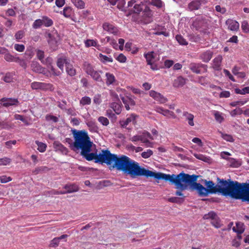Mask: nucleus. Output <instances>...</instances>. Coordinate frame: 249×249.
Listing matches in <instances>:
<instances>
[{
    "mask_svg": "<svg viewBox=\"0 0 249 249\" xmlns=\"http://www.w3.org/2000/svg\"><path fill=\"white\" fill-rule=\"evenodd\" d=\"M213 115L214 116L215 120L219 123H222L224 120V117L221 114V113L218 111H214V112L213 113Z\"/></svg>",
    "mask_w": 249,
    "mask_h": 249,
    "instance_id": "37998d69",
    "label": "nucleus"
},
{
    "mask_svg": "<svg viewBox=\"0 0 249 249\" xmlns=\"http://www.w3.org/2000/svg\"><path fill=\"white\" fill-rule=\"evenodd\" d=\"M186 80L182 76H178L175 79L173 83V86L175 88L182 87L185 84Z\"/></svg>",
    "mask_w": 249,
    "mask_h": 249,
    "instance_id": "4be33fe9",
    "label": "nucleus"
},
{
    "mask_svg": "<svg viewBox=\"0 0 249 249\" xmlns=\"http://www.w3.org/2000/svg\"><path fill=\"white\" fill-rule=\"evenodd\" d=\"M137 116L135 114H131L130 116H129L124 121H121L120 124L122 127L125 128L127 125L129 124V123H132L133 124H135L136 123V119Z\"/></svg>",
    "mask_w": 249,
    "mask_h": 249,
    "instance_id": "dca6fc26",
    "label": "nucleus"
},
{
    "mask_svg": "<svg viewBox=\"0 0 249 249\" xmlns=\"http://www.w3.org/2000/svg\"><path fill=\"white\" fill-rule=\"evenodd\" d=\"M232 231L239 234H242L244 231V228L243 227L242 224L237 222L236 227H232Z\"/></svg>",
    "mask_w": 249,
    "mask_h": 249,
    "instance_id": "f704fd0d",
    "label": "nucleus"
},
{
    "mask_svg": "<svg viewBox=\"0 0 249 249\" xmlns=\"http://www.w3.org/2000/svg\"><path fill=\"white\" fill-rule=\"evenodd\" d=\"M66 71L67 74L71 76H74L76 74V71L71 64L70 61L69 60L68 63L66 64Z\"/></svg>",
    "mask_w": 249,
    "mask_h": 249,
    "instance_id": "b1692460",
    "label": "nucleus"
},
{
    "mask_svg": "<svg viewBox=\"0 0 249 249\" xmlns=\"http://www.w3.org/2000/svg\"><path fill=\"white\" fill-rule=\"evenodd\" d=\"M99 58L104 64H106L107 62H112L113 61L111 56H108L102 53L99 54Z\"/></svg>",
    "mask_w": 249,
    "mask_h": 249,
    "instance_id": "72a5a7b5",
    "label": "nucleus"
},
{
    "mask_svg": "<svg viewBox=\"0 0 249 249\" xmlns=\"http://www.w3.org/2000/svg\"><path fill=\"white\" fill-rule=\"evenodd\" d=\"M242 31L245 33L249 32V22L247 20L243 21L241 24Z\"/></svg>",
    "mask_w": 249,
    "mask_h": 249,
    "instance_id": "864d4df0",
    "label": "nucleus"
},
{
    "mask_svg": "<svg viewBox=\"0 0 249 249\" xmlns=\"http://www.w3.org/2000/svg\"><path fill=\"white\" fill-rule=\"evenodd\" d=\"M92 145L89 146V148L87 149L84 153H81V155L85 159L88 161L95 160L96 162V157H97V153H90L91 150Z\"/></svg>",
    "mask_w": 249,
    "mask_h": 249,
    "instance_id": "ddd939ff",
    "label": "nucleus"
},
{
    "mask_svg": "<svg viewBox=\"0 0 249 249\" xmlns=\"http://www.w3.org/2000/svg\"><path fill=\"white\" fill-rule=\"evenodd\" d=\"M242 112L243 110L241 108H237L231 111L230 115L232 117H234L238 115H241Z\"/></svg>",
    "mask_w": 249,
    "mask_h": 249,
    "instance_id": "13d9d810",
    "label": "nucleus"
},
{
    "mask_svg": "<svg viewBox=\"0 0 249 249\" xmlns=\"http://www.w3.org/2000/svg\"><path fill=\"white\" fill-rule=\"evenodd\" d=\"M42 26V22L41 20V18H38L36 20H35L33 23L32 27L34 29H38L40 28Z\"/></svg>",
    "mask_w": 249,
    "mask_h": 249,
    "instance_id": "3c124183",
    "label": "nucleus"
},
{
    "mask_svg": "<svg viewBox=\"0 0 249 249\" xmlns=\"http://www.w3.org/2000/svg\"><path fill=\"white\" fill-rule=\"evenodd\" d=\"M151 4L160 8L163 5V2L161 0H151Z\"/></svg>",
    "mask_w": 249,
    "mask_h": 249,
    "instance_id": "680f3d73",
    "label": "nucleus"
},
{
    "mask_svg": "<svg viewBox=\"0 0 249 249\" xmlns=\"http://www.w3.org/2000/svg\"><path fill=\"white\" fill-rule=\"evenodd\" d=\"M2 102V106L8 107L11 106H17L19 104V101L17 98H3L1 99Z\"/></svg>",
    "mask_w": 249,
    "mask_h": 249,
    "instance_id": "4468645a",
    "label": "nucleus"
},
{
    "mask_svg": "<svg viewBox=\"0 0 249 249\" xmlns=\"http://www.w3.org/2000/svg\"><path fill=\"white\" fill-rule=\"evenodd\" d=\"M12 160L7 157L0 159V166H6L9 165Z\"/></svg>",
    "mask_w": 249,
    "mask_h": 249,
    "instance_id": "a18cd8bd",
    "label": "nucleus"
},
{
    "mask_svg": "<svg viewBox=\"0 0 249 249\" xmlns=\"http://www.w3.org/2000/svg\"><path fill=\"white\" fill-rule=\"evenodd\" d=\"M189 68L192 72L196 73H204L208 71V66L202 63L192 62L189 65Z\"/></svg>",
    "mask_w": 249,
    "mask_h": 249,
    "instance_id": "0eeeda50",
    "label": "nucleus"
},
{
    "mask_svg": "<svg viewBox=\"0 0 249 249\" xmlns=\"http://www.w3.org/2000/svg\"><path fill=\"white\" fill-rule=\"evenodd\" d=\"M46 120L47 121H52L53 122L56 123L58 121V119L55 116L51 114H47L46 115Z\"/></svg>",
    "mask_w": 249,
    "mask_h": 249,
    "instance_id": "052dcab7",
    "label": "nucleus"
},
{
    "mask_svg": "<svg viewBox=\"0 0 249 249\" xmlns=\"http://www.w3.org/2000/svg\"><path fill=\"white\" fill-rule=\"evenodd\" d=\"M82 68L85 72L89 75H90L92 71L94 70L93 66L87 61L84 62Z\"/></svg>",
    "mask_w": 249,
    "mask_h": 249,
    "instance_id": "393cba45",
    "label": "nucleus"
},
{
    "mask_svg": "<svg viewBox=\"0 0 249 249\" xmlns=\"http://www.w3.org/2000/svg\"><path fill=\"white\" fill-rule=\"evenodd\" d=\"M106 85L108 86L110 85H113L116 82L115 76L113 73L107 72L106 73Z\"/></svg>",
    "mask_w": 249,
    "mask_h": 249,
    "instance_id": "a878e982",
    "label": "nucleus"
},
{
    "mask_svg": "<svg viewBox=\"0 0 249 249\" xmlns=\"http://www.w3.org/2000/svg\"><path fill=\"white\" fill-rule=\"evenodd\" d=\"M102 73V71H95V70L92 71L90 74L91 77L92 79L97 82H102V78L101 74Z\"/></svg>",
    "mask_w": 249,
    "mask_h": 249,
    "instance_id": "bb28decb",
    "label": "nucleus"
},
{
    "mask_svg": "<svg viewBox=\"0 0 249 249\" xmlns=\"http://www.w3.org/2000/svg\"><path fill=\"white\" fill-rule=\"evenodd\" d=\"M142 17L143 18H150L152 17V11L146 4L142 10Z\"/></svg>",
    "mask_w": 249,
    "mask_h": 249,
    "instance_id": "473e14b6",
    "label": "nucleus"
},
{
    "mask_svg": "<svg viewBox=\"0 0 249 249\" xmlns=\"http://www.w3.org/2000/svg\"><path fill=\"white\" fill-rule=\"evenodd\" d=\"M197 178V176L189 175L184 173H180L178 175H166L164 173L162 179L175 183L177 188L181 190H196L199 196L206 197L209 195L208 189L204 187L202 184L196 182Z\"/></svg>",
    "mask_w": 249,
    "mask_h": 249,
    "instance_id": "7ed1b4c3",
    "label": "nucleus"
},
{
    "mask_svg": "<svg viewBox=\"0 0 249 249\" xmlns=\"http://www.w3.org/2000/svg\"><path fill=\"white\" fill-rule=\"evenodd\" d=\"M182 116L184 117L185 121L187 122L189 126H194L195 125V123L194 122L195 117L193 114L187 111H184L182 112Z\"/></svg>",
    "mask_w": 249,
    "mask_h": 249,
    "instance_id": "a211bd4d",
    "label": "nucleus"
},
{
    "mask_svg": "<svg viewBox=\"0 0 249 249\" xmlns=\"http://www.w3.org/2000/svg\"><path fill=\"white\" fill-rule=\"evenodd\" d=\"M5 20L4 24L7 28H10L11 27L14 26L15 25V22L13 20L10 19V18L2 16Z\"/></svg>",
    "mask_w": 249,
    "mask_h": 249,
    "instance_id": "ea45409f",
    "label": "nucleus"
},
{
    "mask_svg": "<svg viewBox=\"0 0 249 249\" xmlns=\"http://www.w3.org/2000/svg\"><path fill=\"white\" fill-rule=\"evenodd\" d=\"M222 137L229 142H233L234 141L232 136L230 135V134L222 133Z\"/></svg>",
    "mask_w": 249,
    "mask_h": 249,
    "instance_id": "338daca9",
    "label": "nucleus"
},
{
    "mask_svg": "<svg viewBox=\"0 0 249 249\" xmlns=\"http://www.w3.org/2000/svg\"><path fill=\"white\" fill-rule=\"evenodd\" d=\"M25 32L24 30H19L15 33V38L17 41H20V39L23 38L25 36Z\"/></svg>",
    "mask_w": 249,
    "mask_h": 249,
    "instance_id": "58836bf2",
    "label": "nucleus"
},
{
    "mask_svg": "<svg viewBox=\"0 0 249 249\" xmlns=\"http://www.w3.org/2000/svg\"><path fill=\"white\" fill-rule=\"evenodd\" d=\"M69 60L66 58V56H63L59 57L56 62L57 66L60 68L61 72H63L64 71V65H65L66 66L67 63L69 62Z\"/></svg>",
    "mask_w": 249,
    "mask_h": 249,
    "instance_id": "5701e85b",
    "label": "nucleus"
},
{
    "mask_svg": "<svg viewBox=\"0 0 249 249\" xmlns=\"http://www.w3.org/2000/svg\"><path fill=\"white\" fill-rule=\"evenodd\" d=\"M216 214L215 212L213 211H211L208 213V214H205L203 216L204 219H211L212 221L213 219L216 216Z\"/></svg>",
    "mask_w": 249,
    "mask_h": 249,
    "instance_id": "8fccbe9b",
    "label": "nucleus"
},
{
    "mask_svg": "<svg viewBox=\"0 0 249 249\" xmlns=\"http://www.w3.org/2000/svg\"><path fill=\"white\" fill-rule=\"evenodd\" d=\"M144 56L147 65L155 63L156 54L154 51L148 52L147 53H145Z\"/></svg>",
    "mask_w": 249,
    "mask_h": 249,
    "instance_id": "412c9836",
    "label": "nucleus"
},
{
    "mask_svg": "<svg viewBox=\"0 0 249 249\" xmlns=\"http://www.w3.org/2000/svg\"><path fill=\"white\" fill-rule=\"evenodd\" d=\"M116 59L117 61L121 63H124L127 60V57L123 53H121L117 57H116Z\"/></svg>",
    "mask_w": 249,
    "mask_h": 249,
    "instance_id": "e2e57ef3",
    "label": "nucleus"
},
{
    "mask_svg": "<svg viewBox=\"0 0 249 249\" xmlns=\"http://www.w3.org/2000/svg\"><path fill=\"white\" fill-rule=\"evenodd\" d=\"M207 2V0H193L188 4V8L191 11L197 10L201 5L205 4Z\"/></svg>",
    "mask_w": 249,
    "mask_h": 249,
    "instance_id": "9d476101",
    "label": "nucleus"
},
{
    "mask_svg": "<svg viewBox=\"0 0 249 249\" xmlns=\"http://www.w3.org/2000/svg\"><path fill=\"white\" fill-rule=\"evenodd\" d=\"M48 36V42L49 44H53L56 43V40L53 35L51 33H49L47 35Z\"/></svg>",
    "mask_w": 249,
    "mask_h": 249,
    "instance_id": "0e129e2a",
    "label": "nucleus"
},
{
    "mask_svg": "<svg viewBox=\"0 0 249 249\" xmlns=\"http://www.w3.org/2000/svg\"><path fill=\"white\" fill-rule=\"evenodd\" d=\"M153 154V151L151 149H147L146 151L142 152L141 156L143 159H148Z\"/></svg>",
    "mask_w": 249,
    "mask_h": 249,
    "instance_id": "603ef678",
    "label": "nucleus"
},
{
    "mask_svg": "<svg viewBox=\"0 0 249 249\" xmlns=\"http://www.w3.org/2000/svg\"><path fill=\"white\" fill-rule=\"evenodd\" d=\"M14 117L15 120H20L22 122L24 123L26 125H29V123H28V121L26 120V119H25L23 116L19 114H15Z\"/></svg>",
    "mask_w": 249,
    "mask_h": 249,
    "instance_id": "bf43d9fd",
    "label": "nucleus"
},
{
    "mask_svg": "<svg viewBox=\"0 0 249 249\" xmlns=\"http://www.w3.org/2000/svg\"><path fill=\"white\" fill-rule=\"evenodd\" d=\"M64 188L66 190V191H64L65 194L74 193L78 192L79 190V187L75 183L65 184Z\"/></svg>",
    "mask_w": 249,
    "mask_h": 249,
    "instance_id": "6ab92c4d",
    "label": "nucleus"
},
{
    "mask_svg": "<svg viewBox=\"0 0 249 249\" xmlns=\"http://www.w3.org/2000/svg\"><path fill=\"white\" fill-rule=\"evenodd\" d=\"M226 24L228 29L232 31H237L239 28V23L238 21L228 18L226 21Z\"/></svg>",
    "mask_w": 249,
    "mask_h": 249,
    "instance_id": "2eb2a0df",
    "label": "nucleus"
},
{
    "mask_svg": "<svg viewBox=\"0 0 249 249\" xmlns=\"http://www.w3.org/2000/svg\"><path fill=\"white\" fill-rule=\"evenodd\" d=\"M36 56L39 60L42 61L44 58V52L40 50H37Z\"/></svg>",
    "mask_w": 249,
    "mask_h": 249,
    "instance_id": "774afa93",
    "label": "nucleus"
},
{
    "mask_svg": "<svg viewBox=\"0 0 249 249\" xmlns=\"http://www.w3.org/2000/svg\"><path fill=\"white\" fill-rule=\"evenodd\" d=\"M176 38L180 45H187L188 44L187 41L181 35H177Z\"/></svg>",
    "mask_w": 249,
    "mask_h": 249,
    "instance_id": "79ce46f5",
    "label": "nucleus"
},
{
    "mask_svg": "<svg viewBox=\"0 0 249 249\" xmlns=\"http://www.w3.org/2000/svg\"><path fill=\"white\" fill-rule=\"evenodd\" d=\"M31 87L33 89L51 90L54 89L53 86L51 83L34 82L31 84Z\"/></svg>",
    "mask_w": 249,
    "mask_h": 249,
    "instance_id": "6e6552de",
    "label": "nucleus"
},
{
    "mask_svg": "<svg viewBox=\"0 0 249 249\" xmlns=\"http://www.w3.org/2000/svg\"><path fill=\"white\" fill-rule=\"evenodd\" d=\"M35 143L38 146L37 149L40 152H44L46 150V145L45 143L39 142L38 141H36Z\"/></svg>",
    "mask_w": 249,
    "mask_h": 249,
    "instance_id": "09e8293b",
    "label": "nucleus"
},
{
    "mask_svg": "<svg viewBox=\"0 0 249 249\" xmlns=\"http://www.w3.org/2000/svg\"><path fill=\"white\" fill-rule=\"evenodd\" d=\"M59 244V240L57 237H55L51 240L49 247L51 248H56L58 246Z\"/></svg>",
    "mask_w": 249,
    "mask_h": 249,
    "instance_id": "5fc2aeb1",
    "label": "nucleus"
},
{
    "mask_svg": "<svg viewBox=\"0 0 249 249\" xmlns=\"http://www.w3.org/2000/svg\"><path fill=\"white\" fill-rule=\"evenodd\" d=\"M12 180V178L10 177H7L6 176H0V182L5 183L10 182Z\"/></svg>",
    "mask_w": 249,
    "mask_h": 249,
    "instance_id": "69168bd1",
    "label": "nucleus"
},
{
    "mask_svg": "<svg viewBox=\"0 0 249 249\" xmlns=\"http://www.w3.org/2000/svg\"><path fill=\"white\" fill-rule=\"evenodd\" d=\"M42 22V26H44L46 27H49L53 25V21L52 19L47 16H43L41 18Z\"/></svg>",
    "mask_w": 249,
    "mask_h": 249,
    "instance_id": "c756f323",
    "label": "nucleus"
},
{
    "mask_svg": "<svg viewBox=\"0 0 249 249\" xmlns=\"http://www.w3.org/2000/svg\"><path fill=\"white\" fill-rule=\"evenodd\" d=\"M106 39L107 42L109 43L110 45L113 47V48L117 49L118 47V44L116 42L115 39L110 38L109 36L106 37Z\"/></svg>",
    "mask_w": 249,
    "mask_h": 249,
    "instance_id": "49530a36",
    "label": "nucleus"
},
{
    "mask_svg": "<svg viewBox=\"0 0 249 249\" xmlns=\"http://www.w3.org/2000/svg\"><path fill=\"white\" fill-rule=\"evenodd\" d=\"M222 61V56L218 55L213 60L212 68L215 71H220L221 70V64Z\"/></svg>",
    "mask_w": 249,
    "mask_h": 249,
    "instance_id": "f3484780",
    "label": "nucleus"
},
{
    "mask_svg": "<svg viewBox=\"0 0 249 249\" xmlns=\"http://www.w3.org/2000/svg\"><path fill=\"white\" fill-rule=\"evenodd\" d=\"M71 132L74 140L71 145V150L74 151L80 150L81 152H84L89 146L92 145L93 143L86 130H76L73 129Z\"/></svg>",
    "mask_w": 249,
    "mask_h": 249,
    "instance_id": "20e7f679",
    "label": "nucleus"
},
{
    "mask_svg": "<svg viewBox=\"0 0 249 249\" xmlns=\"http://www.w3.org/2000/svg\"><path fill=\"white\" fill-rule=\"evenodd\" d=\"M48 170V167L46 166H40L36 167L34 170L32 171V173L34 175H36L40 173L41 172L46 171Z\"/></svg>",
    "mask_w": 249,
    "mask_h": 249,
    "instance_id": "a19ab883",
    "label": "nucleus"
},
{
    "mask_svg": "<svg viewBox=\"0 0 249 249\" xmlns=\"http://www.w3.org/2000/svg\"><path fill=\"white\" fill-rule=\"evenodd\" d=\"M213 226L216 228H220L221 227L220 220L217 216V214L216 216L213 218L211 222Z\"/></svg>",
    "mask_w": 249,
    "mask_h": 249,
    "instance_id": "c03bdc74",
    "label": "nucleus"
},
{
    "mask_svg": "<svg viewBox=\"0 0 249 249\" xmlns=\"http://www.w3.org/2000/svg\"><path fill=\"white\" fill-rule=\"evenodd\" d=\"M102 27L104 31L114 35H117L119 32L117 27L109 22L104 23Z\"/></svg>",
    "mask_w": 249,
    "mask_h": 249,
    "instance_id": "9b49d317",
    "label": "nucleus"
},
{
    "mask_svg": "<svg viewBox=\"0 0 249 249\" xmlns=\"http://www.w3.org/2000/svg\"><path fill=\"white\" fill-rule=\"evenodd\" d=\"M213 55V51L207 50L202 53L199 56L200 59L204 62H209L212 58Z\"/></svg>",
    "mask_w": 249,
    "mask_h": 249,
    "instance_id": "aec40b11",
    "label": "nucleus"
},
{
    "mask_svg": "<svg viewBox=\"0 0 249 249\" xmlns=\"http://www.w3.org/2000/svg\"><path fill=\"white\" fill-rule=\"evenodd\" d=\"M145 4L141 2L140 4H136L133 6V12L136 13H139L143 9Z\"/></svg>",
    "mask_w": 249,
    "mask_h": 249,
    "instance_id": "e433bc0d",
    "label": "nucleus"
},
{
    "mask_svg": "<svg viewBox=\"0 0 249 249\" xmlns=\"http://www.w3.org/2000/svg\"><path fill=\"white\" fill-rule=\"evenodd\" d=\"M217 185L212 181H205L208 194L220 193L225 196L243 201H249V184L236 181L217 178Z\"/></svg>",
    "mask_w": 249,
    "mask_h": 249,
    "instance_id": "f257e3e1",
    "label": "nucleus"
},
{
    "mask_svg": "<svg viewBox=\"0 0 249 249\" xmlns=\"http://www.w3.org/2000/svg\"><path fill=\"white\" fill-rule=\"evenodd\" d=\"M5 60L8 62H19L20 61V58L18 56H16L13 55L10 53H5L4 55Z\"/></svg>",
    "mask_w": 249,
    "mask_h": 249,
    "instance_id": "c85d7f7f",
    "label": "nucleus"
},
{
    "mask_svg": "<svg viewBox=\"0 0 249 249\" xmlns=\"http://www.w3.org/2000/svg\"><path fill=\"white\" fill-rule=\"evenodd\" d=\"M120 98L123 104L125 106V107L127 110L131 109L132 107H134L135 105V101L132 96L127 95H123L120 94Z\"/></svg>",
    "mask_w": 249,
    "mask_h": 249,
    "instance_id": "1a4fd4ad",
    "label": "nucleus"
},
{
    "mask_svg": "<svg viewBox=\"0 0 249 249\" xmlns=\"http://www.w3.org/2000/svg\"><path fill=\"white\" fill-rule=\"evenodd\" d=\"M111 107L117 115L120 114L122 111V105L121 104L113 103L111 104Z\"/></svg>",
    "mask_w": 249,
    "mask_h": 249,
    "instance_id": "7c9ffc66",
    "label": "nucleus"
},
{
    "mask_svg": "<svg viewBox=\"0 0 249 249\" xmlns=\"http://www.w3.org/2000/svg\"><path fill=\"white\" fill-rule=\"evenodd\" d=\"M84 43L86 48H89L90 46H94L95 47L99 46L97 39H88L85 40Z\"/></svg>",
    "mask_w": 249,
    "mask_h": 249,
    "instance_id": "2f4dec72",
    "label": "nucleus"
},
{
    "mask_svg": "<svg viewBox=\"0 0 249 249\" xmlns=\"http://www.w3.org/2000/svg\"><path fill=\"white\" fill-rule=\"evenodd\" d=\"M74 11L71 6H65L60 14H62L66 18H71L73 15Z\"/></svg>",
    "mask_w": 249,
    "mask_h": 249,
    "instance_id": "cd10ccee",
    "label": "nucleus"
},
{
    "mask_svg": "<svg viewBox=\"0 0 249 249\" xmlns=\"http://www.w3.org/2000/svg\"><path fill=\"white\" fill-rule=\"evenodd\" d=\"M73 4L78 9H84L85 6V3L84 1L82 0H71Z\"/></svg>",
    "mask_w": 249,
    "mask_h": 249,
    "instance_id": "4c0bfd02",
    "label": "nucleus"
},
{
    "mask_svg": "<svg viewBox=\"0 0 249 249\" xmlns=\"http://www.w3.org/2000/svg\"><path fill=\"white\" fill-rule=\"evenodd\" d=\"M248 101L247 99H244L242 100H239L237 101H233L232 103L230 104V105L232 107H235L238 105L242 106L247 103Z\"/></svg>",
    "mask_w": 249,
    "mask_h": 249,
    "instance_id": "de8ad7c7",
    "label": "nucleus"
},
{
    "mask_svg": "<svg viewBox=\"0 0 249 249\" xmlns=\"http://www.w3.org/2000/svg\"><path fill=\"white\" fill-rule=\"evenodd\" d=\"M98 121L102 124V125L107 126L109 124V120L107 117L100 116L98 118Z\"/></svg>",
    "mask_w": 249,
    "mask_h": 249,
    "instance_id": "4d7b16f0",
    "label": "nucleus"
},
{
    "mask_svg": "<svg viewBox=\"0 0 249 249\" xmlns=\"http://www.w3.org/2000/svg\"><path fill=\"white\" fill-rule=\"evenodd\" d=\"M149 95L152 97V98L157 101L159 102L160 104L165 103L167 101V98L164 97L161 93H158L154 90L150 91Z\"/></svg>",
    "mask_w": 249,
    "mask_h": 249,
    "instance_id": "f8f14e48",
    "label": "nucleus"
},
{
    "mask_svg": "<svg viewBox=\"0 0 249 249\" xmlns=\"http://www.w3.org/2000/svg\"><path fill=\"white\" fill-rule=\"evenodd\" d=\"M114 154L108 150H102L99 154H96V162L105 163L107 165H111Z\"/></svg>",
    "mask_w": 249,
    "mask_h": 249,
    "instance_id": "39448f33",
    "label": "nucleus"
},
{
    "mask_svg": "<svg viewBox=\"0 0 249 249\" xmlns=\"http://www.w3.org/2000/svg\"><path fill=\"white\" fill-rule=\"evenodd\" d=\"M14 49L16 51L19 52H23L25 51V47L23 44H15Z\"/></svg>",
    "mask_w": 249,
    "mask_h": 249,
    "instance_id": "6e6d98bb",
    "label": "nucleus"
},
{
    "mask_svg": "<svg viewBox=\"0 0 249 249\" xmlns=\"http://www.w3.org/2000/svg\"><path fill=\"white\" fill-rule=\"evenodd\" d=\"M113 162L112 165L113 168H115L117 171H122L124 175H129L132 178L143 176L159 179H162L163 178L164 173L147 170L140 166L138 162L126 155L117 156L114 154Z\"/></svg>",
    "mask_w": 249,
    "mask_h": 249,
    "instance_id": "f03ea898",
    "label": "nucleus"
},
{
    "mask_svg": "<svg viewBox=\"0 0 249 249\" xmlns=\"http://www.w3.org/2000/svg\"><path fill=\"white\" fill-rule=\"evenodd\" d=\"M91 104V99L89 96H83L80 100V105L81 106L89 105Z\"/></svg>",
    "mask_w": 249,
    "mask_h": 249,
    "instance_id": "c9c22d12",
    "label": "nucleus"
},
{
    "mask_svg": "<svg viewBox=\"0 0 249 249\" xmlns=\"http://www.w3.org/2000/svg\"><path fill=\"white\" fill-rule=\"evenodd\" d=\"M192 28L199 32H204L208 28V23L203 18L197 17L193 21Z\"/></svg>",
    "mask_w": 249,
    "mask_h": 249,
    "instance_id": "423d86ee",
    "label": "nucleus"
}]
</instances>
